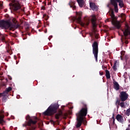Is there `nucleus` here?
Returning a JSON list of instances; mask_svg holds the SVG:
<instances>
[{
  "mask_svg": "<svg viewBox=\"0 0 130 130\" xmlns=\"http://www.w3.org/2000/svg\"><path fill=\"white\" fill-rule=\"evenodd\" d=\"M82 105L83 108L78 112V113L76 114L77 122L76 127L77 128L80 127L81 125H82L84 120V117L87 115V113L88 112V108L87 107V105L84 103H82Z\"/></svg>",
  "mask_w": 130,
  "mask_h": 130,
  "instance_id": "nucleus-1",
  "label": "nucleus"
},
{
  "mask_svg": "<svg viewBox=\"0 0 130 130\" xmlns=\"http://www.w3.org/2000/svg\"><path fill=\"white\" fill-rule=\"evenodd\" d=\"M59 107V105H58V104L55 103L51 104L48 108L47 110L43 113V114L44 115L47 116H50L51 115H53V114H54V113H56V112L57 111Z\"/></svg>",
  "mask_w": 130,
  "mask_h": 130,
  "instance_id": "nucleus-2",
  "label": "nucleus"
},
{
  "mask_svg": "<svg viewBox=\"0 0 130 130\" xmlns=\"http://www.w3.org/2000/svg\"><path fill=\"white\" fill-rule=\"evenodd\" d=\"M33 119H34L33 120ZM33 119L30 117L29 115H27L26 117V120H27V122H26V123L23 124V126H29L30 130L35 129V126H34L36 123H37V120L38 118L36 117H34Z\"/></svg>",
  "mask_w": 130,
  "mask_h": 130,
  "instance_id": "nucleus-3",
  "label": "nucleus"
},
{
  "mask_svg": "<svg viewBox=\"0 0 130 130\" xmlns=\"http://www.w3.org/2000/svg\"><path fill=\"white\" fill-rule=\"evenodd\" d=\"M83 13L82 12H76V16L73 17L74 21H76L77 23L80 24L82 27H87L89 24V21H86L85 22H82L81 18Z\"/></svg>",
  "mask_w": 130,
  "mask_h": 130,
  "instance_id": "nucleus-4",
  "label": "nucleus"
},
{
  "mask_svg": "<svg viewBox=\"0 0 130 130\" xmlns=\"http://www.w3.org/2000/svg\"><path fill=\"white\" fill-rule=\"evenodd\" d=\"M111 4L114 7L115 12L116 13H118V5L117 3H119V6L120 8H123L124 7V4L123 3V0H110Z\"/></svg>",
  "mask_w": 130,
  "mask_h": 130,
  "instance_id": "nucleus-5",
  "label": "nucleus"
},
{
  "mask_svg": "<svg viewBox=\"0 0 130 130\" xmlns=\"http://www.w3.org/2000/svg\"><path fill=\"white\" fill-rule=\"evenodd\" d=\"M111 17V23L113 26L116 27L117 29H120V22L119 21H118L116 20V17H115V15H114V12H112L110 14Z\"/></svg>",
  "mask_w": 130,
  "mask_h": 130,
  "instance_id": "nucleus-6",
  "label": "nucleus"
},
{
  "mask_svg": "<svg viewBox=\"0 0 130 130\" xmlns=\"http://www.w3.org/2000/svg\"><path fill=\"white\" fill-rule=\"evenodd\" d=\"M5 22L7 23H7H5L4 24V27H3V28L4 29H9V28H10V30H12L13 31H14V30H15V29H18V28L20 27V25L19 24H13L9 21H6Z\"/></svg>",
  "mask_w": 130,
  "mask_h": 130,
  "instance_id": "nucleus-7",
  "label": "nucleus"
},
{
  "mask_svg": "<svg viewBox=\"0 0 130 130\" xmlns=\"http://www.w3.org/2000/svg\"><path fill=\"white\" fill-rule=\"evenodd\" d=\"M12 87H9L3 93H0V97H2L3 102H7V99L9 97V92L12 91Z\"/></svg>",
  "mask_w": 130,
  "mask_h": 130,
  "instance_id": "nucleus-8",
  "label": "nucleus"
},
{
  "mask_svg": "<svg viewBox=\"0 0 130 130\" xmlns=\"http://www.w3.org/2000/svg\"><path fill=\"white\" fill-rule=\"evenodd\" d=\"M98 43L96 41L92 44V52L94 54L95 61H98Z\"/></svg>",
  "mask_w": 130,
  "mask_h": 130,
  "instance_id": "nucleus-9",
  "label": "nucleus"
},
{
  "mask_svg": "<svg viewBox=\"0 0 130 130\" xmlns=\"http://www.w3.org/2000/svg\"><path fill=\"white\" fill-rule=\"evenodd\" d=\"M10 7H13L14 11H18L21 9L20 3L17 2L16 0H12V3L9 4Z\"/></svg>",
  "mask_w": 130,
  "mask_h": 130,
  "instance_id": "nucleus-10",
  "label": "nucleus"
},
{
  "mask_svg": "<svg viewBox=\"0 0 130 130\" xmlns=\"http://www.w3.org/2000/svg\"><path fill=\"white\" fill-rule=\"evenodd\" d=\"M119 98L122 102L126 101L128 98V94L125 91H121L119 95Z\"/></svg>",
  "mask_w": 130,
  "mask_h": 130,
  "instance_id": "nucleus-11",
  "label": "nucleus"
},
{
  "mask_svg": "<svg viewBox=\"0 0 130 130\" xmlns=\"http://www.w3.org/2000/svg\"><path fill=\"white\" fill-rule=\"evenodd\" d=\"M91 24L92 25V27L93 30H95V28L97 27V18H96V15H92V18L91 19Z\"/></svg>",
  "mask_w": 130,
  "mask_h": 130,
  "instance_id": "nucleus-12",
  "label": "nucleus"
},
{
  "mask_svg": "<svg viewBox=\"0 0 130 130\" xmlns=\"http://www.w3.org/2000/svg\"><path fill=\"white\" fill-rule=\"evenodd\" d=\"M113 88L116 90V91H118L119 89L120 88V86L119 85V84H118V82H116V81L114 80L113 82Z\"/></svg>",
  "mask_w": 130,
  "mask_h": 130,
  "instance_id": "nucleus-13",
  "label": "nucleus"
},
{
  "mask_svg": "<svg viewBox=\"0 0 130 130\" xmlns=\"http://www.w3.org/2000/svg\"><path fill=\"white\" fill-rule=\"evenodd\" d=\"M89 7L92 11H97L98 10V7L96 6V4L94 3L90 2L89 3Z\"/></svg>",
  "mask_w": 130,
  "mask_h": 130,
  "instance_id": "nucleus-14",
  "label": "nucleus"
},
{
  "mask_svg": "<svg viewBox=\"0 0 130 130\" xmlns=\"http://www.w3.org/2000/svg\"><path fill=\"white\" fill-rule=\"evenodd\" d=\"M116 119L119 121V122H120L121 123H122L123 122V117L121 116L120 114L117 115L116 117Z\"/></svg>",
  "mask_w": 130,
  "mask_h": 130,
  "instance_id": "nucleus-15",
  "label": "nucleus"
},
{
  "mask_svg": "<svg viewBox=\"0 0 130 130\" xmlns=\"http://www.w3.org/2000/svg\"><path fill=\"white\" fill-rule=\"evenodd\" d=\"M80 8H83L85 6V3L84 0H76Z\"/></svg>",
  "mask_w": 130,
  "mask_h": 130,
  "instance_id": "nucleus-16",
  "label": "nucleus"
},
{
  "mask_svg": "<svg viewBox=\"0 0 130 130\" xmlns=\"http://www.w3.org/2000/svg\"><path fill=\"white\" fill-rule=\"evenodd\" d=\"M69 5L70 8H72L73 10H76V5H76V2L71 1L69 3Z\"/></svg>",
  "mask_w": 130,
  "mask_h": 130,
  "instance_id": "nucleus-17",
  "label": "nucleus"
},
{
  "mask_svg": "<svg viewBox=\"0 0 130 130\" xmlns=\"http://www.w3.org/2000/svg\"><path fill=\"white\" fill-rule=\"evenodd\" d=\"M5 24H8V23L6 22V20H0V28L4 29V27H5Z\"/></svg>",
  "mask_w": 130,
  "mask_h": 130,
  "instance_id": "nucleus-18",
  "label": "nucleus"
},
{
  "mask_svg": "<svg viewBox=\"0 0 130 130\" xmlns=\"http://www.w3.org/2000/svg\"><path fill=\"white\" fill-rule=\"evenodd\" d=\"M0 39H1L2 41L3 42H5V43H6V44H7V43H8V42L7 41H6V38L5 37V35L0 34Z\"/></svg>",
  "mask_w": 130,
  "mask_h": 130,
  "instance_id": "nucleus-19",
  "label": "nucleus"
},
{
  "mask_svg": "<svg viewBox=\"0 0 130 130\" xmlns=\"http://www.w3.org/2000/svg\"><path fill=\"white\" fill-rule=\"evenodd\" d=\"M123 35L125 36V37H126L127 36H128L130 34V31L128 30V29H126L125 30H122Z\"/></svg>",
  "mask_w": 130,
  "mask_h": 130,
  "instance_id": "nucleus-20",
  "label": "nucleus"
},
{
  "mask_svg": "<svg viewBox=\"0 0 130 130\" xmlns=\"http://www.w3.org/2000/svg\"><path fill=\"white\" fill-rule=\"evenodd\" d=\"M61 115H62V112H59V113L55 114V117L56 119H59V117L61 116Z\"/></svg>",
  "mask_w": 130,
  "mask_h": 130,
  "instance_id": "nucleus-21",
  "label": "nucleus"
},
{
  "mask_svg": "<svg viewBox=\"0 0 130 130\" xmlns=\"http://www.w3.org/2000/svg\"><path fill=\"white\" fill-rule=\"evenodd\" d=\"M106 77L107 79H110V72L108 70H106Z\"/></svg>",
  "mask_w": 130,
  "mask_h": 130,
  "instance_id": "nucleus-22",
  "label": "nucleus"
},
{
  "mask_svg": "<svg viewBox=\"0 0 130 130\" xmlns=\"http://www.w3.org/2000/svg\"><path fill=\"white\" fill-rule=\"evenodd\" d=\"M5 118V115H0V123H4L5 122V121L4 120V118Z\"/></svg>",
  "mask_w": 130,
  "mask_h": 130,
  "instance_id": "nucleus-23",
  "label": "nucleus"
},
{
  "mask_svg": "<svg viewBox=\"0 0 130 130\" xmlns=\"http://www.w3.org/2000/svg\"><path fill=\"white\" fill-rule=\"evenodd\" d=\"M119 105H120L122 108L125 107V105L123 102H121Z\"/></svg>",
  "mask_w": 130,
  "mask_h": 130,
  "instance_id": "nucleus-24",
  "label": "nucleus"
},
{
  "mask_svg": "<svg viewBox=\"0 0 130 130\" xmlns=\"http://www.w3.org/2000/svg\"><path fill=\"white\" fill-rule=\"evenodd\" d=\"M117 104H118V105H120V100H117L116 101V105H117Z\"/></svg>",
  "mask_w": 130,
  "mask_h": 130,
  "instance_id": "nucleus-25",
  "label": "nucleus"
},
{
  "mask_svg": "<svg viewBox=\"0 0 130 130\" xmlns=\"http://www.w3.org/2000/svg\"><path fill=\"white\" fill-rule=\"evenodd\" d=\"M24 25L25 27H26L27 26H29V23L27 21H25L24 23Z\"/></svg>",
  "mask_w": 130,
  "mask_h": 130,
  "instance_id": "nucleus-26",
  "label": "nucleus"
},
{
  "mask_svg": "<svg viewBox=\"0 0 130 130\" xmlns=\"http://www.w3.org/2000/svg\"><path fill=\"white\" fill-rule=\"evenodd\" d=\"M113 70L114 71V72H116V71L117 70V66H113Z\"/></svg>",
  "mask_w": 130,
  "mask_h": 130,
  "instance_id": "nucleus-27",
  "label": "nucleus"
},
{
  "mask_svg": "<svg viewBox=\"0 0 130 130\" xmlns=\"http://www.w3.org/2000/svg\"><path fill=\"white\" fill-rule=\"evenodd\" d=\"M82 123H83V124H84V125H87V121L84 120V118H83V122H82Z\"/></svg>",
  "mask_w": 130,
  "mask_h": 130,
  "instance_id": "nucleus-28",
  "label": "nucleus"
},
{
  "mask_svg": "<svg viewBox=\"0 0 130 130\" xmlns=\"http://www.w3.org/2000/svg\"><path fill=\"white\" fill-rule=\"evenodd\" d=\"M26 31H28L30 28V25H28L27 26H25Z\"/></svg>",
  "mask_w": 130,
  "mask_h": 130,
  "instance_id": "nucleus-29",
  "label": "nucleus"
},
{
  "mask_svg": "<svg viewBox=\"0 0 130 130\" xmlns=\"http://www.w3.org/2000/svg\"><path fill=\"white\" fill-rule=\"evenodd\" d=\"M112 119H113V122H115V118H114V114H113Z\"/></svg>",
  "mask_w": 130,
  "mask_h": 130,
  "instance_id": "nucleus-30",
  "label": "nucleus"
},
{
  "mask_svg": "<svg viewBox=\"0 0 130 130\" xmlns=\"http://www.w3.org/2000/svg\"><path fill=\"white\" fill-rule=\"evenodd\" d=\"M98 36H99L98 34H94V37H95V38L96 39H98Z\"/></svg>",
  "mask_w": 130,
  "mask_h": 130,
  "instance_id": "nucleus-31",
  "label": "nucleus"
},
{
  "mask_svg": "<svg viewBox=\"0 0 130 130\" xmlns=\"http://www.w3.org/2000/svg\"><path fill=\"white\" fill-rule=\"evenodd\" d=\"M114 66L117 67V61L116 60L114 61Z\"/></svg>",
  "mask_w": 130,
  "mask_h": 130,
  "instance_id": "nucleus-32",
  "label": "nucleus"
},
{
  "mask_svg": "<svg viewBox=\"0 0 130 130\" xmlns=\"http://www.w3.org/2000/svg\"><path fill=\"white\" fill-rule=\"evenodd\" d=\"M100 76H103L104 75L103 72H100Z\"/></svg>",
  "mask_w": 130,
  "mask_h": 130,
  "instance_id": "nucleus-33",
  "label": "nucleus"
},
{
  "mask_svg": "<svg viewBox=\"0 0 130 130\" xmlns=\"http://www.w3.org/2000/svg\"><path fill=\"white\" fill-rule=\"evenodd\" d=\"M102 69H103V70H105V69H106V67H105V66H104V65H103V66H102Z\"/></svg>",
  "mask_w": 130,
  "mask_h": 130,
  "instance_id": "nucleus-34",
  "label": "nucleus"
},
{
  "mask_svg": "<svg viewBox=\"0 0 130 130\" xmlns=\"http://www.w3.org/2000/svg\"><path fill=\"white\" fill-rule=\"evenodd\" d=\"M121 55H124V52L121 51Z\"/></svg>",
  "mask_w": 130,
  "mask_h": 130,
  "instance_id": "nucleus-35",
  "label": "nucleus"
},
{
  "mask_svg": "<svg viewBox=\"0 0 130 130\" xmlns=\"http://www.w3.org/2000/svg\"><path fill=\"white\" fill-rule=\"evenodd\" d=\"M51 38H52V36H50L49 37V38H48L49 40H50V39H51Z\"/></svg>",
  "mask_w": 130,
  "mask_h": 130,
  "instance_id": "nucleus-36",
  "label": "nucleus"
},
{
  "mask_svg": "<svg viewBox=\"0 0 130 130\" xmlns=\"http://www.w3.org/2000/svg\"><path fill=\"white\" fill-rule=\"evenodd\" d=\"M8 79L9 80H12V77L10 76H8Z\"/></svg>",
  "mask_w": 130,
  "mask_h": 130,
  "instance_id": "nucleus-37",
  "label": "nucleus"
},
{
  "mask_svg": "<svg viewBox=\"0 0 130 130\" xmlns=\"http://www.w3.org/2000/svg\"><path fill=\"white\" fill-rule=\"evenodd\" d=\"M5 111H4V110H1V113H4Z\"/></svg>",
  "mask_w": 130,
  "mask_h": 130,
  "instance_id": "nucleus-38",
  "label": "nucleus"
},
{
  "mask_svg": "<svg viewBox=\"0 0 130 130\" xmlns=\"http://www.w3.org/2000/svg\"><path fill=\"white\" fill-rule=\"evenodd\" d=\"M3 7V4L0 3V8H2Z\"/></svg>",
  "mask_w": 130,
  "mask_h": 130,
  "instance_id": "nucleus-39",
  "label": "nucleus"
},
{
  "mask_svg": "<svg viewBox=\"0 0 130 130\" xmlns=\"http://www.w3.org/2000/svg\"><path fill=\"white\" fill-rule=\"evenodd\" d=\"M125 44H128V41H125Z\"/></svg>",
  "mask_w": 130,
  "mask_h": 130,
  "instance_id": "nucleus-40",
  "label": "nucleus"
},
{
  "mask_svg": "<svg viewBox=\"0 0 130 130\" xmlns=\"http://www.w3.org/2000/svg\"><path fill=\"white\" fill-rule=\"evenodd\" d=\"M10 35H11V36H12V35H13V34L12 32H10Z\"/></svg>",
  "mask_w": 130,
  "mask_h": 130,
  "instance_id": "nucleus-41",
  "label": "nucleus"
},
{
  "mask_svg": "<svg viewBox=\"0 0 130 130\" xmlns=\"http://www.w3.org/2000/svg\"><path fill=\"white\" fill-rule=\"evenodd\" d=\"M121 17H122V16H125V15H124V14H121Z\"/></svg>",
  "mask_w": 130,
  "mask_h": 130,
  "instance_id": "nucleus-42",
  "label": "nucleus"
},
{
  "mask_svg": "<svg viewBox=\"0 0 130 130\" xmlns=\"http://www.w3.org/2000/svg\"><path fill=\"white\" fill-rule=\"evenodd\" d=\"M113 124H115V122H113Z\"/></svg>",
  "mask_w": 130,
  "mask_h": 130,
  "instance_id": "nucleus-43",
  "label": "nucleus"
},
{
  "mask_svg": "<svg viewBox=\"0 0 130 130\" xmlns=\"http://www.w3.org/2000/svg\"><path fill=\"white\" fill-rule=\"evenodd\" d=\"M43 10H45V7H44Z\"/></svg>",
  "mask_w": 130,
  "mask_h": 130,
  "instance_id": "nucleus-44",
  "label": "nucleus"
},
{
  "mask_svg": "<svg viewBox=\"0 0 130 130\" xmlns=\"http://www.w3.org/2000/svg\"><path fill=\"white\" fill-rule=\"evenodd\" d=\"M90 36H93V34H90Z\"/></svg>",
  "mask_w": 130,
  "mask_h": 130,
  "instance_id": "nucleus-45",
  "label": "nucleus"
},
{
  "mask_svg": "<svg viewBox=\"0 0 130 130\" xmlns=\"http://www.w3.org/2000/svg\"><path fill=\"white\" fill-rule=\"evenodd\" d=\"M110 125V128H111V126H110V124H109Z\"/></svg>",
  "mask_w": 130,
  "mask_h": 130,
  "instance_id": "nucleus-46",
  "label": "nucleus"
},
{
  "mask_svg": "<svg viewBox=\"0 0 130 130\" xmlns=\"http://www.w3.org/2000/svg\"><path fill=\"white\" fill-rule=\"evenodd\" d=\"M0 80H1V81H3V78L0 79Z\"/></svg>",
  "mask_w": 130,
  "mask_h": 130,
  "instance_id": "nucleus-47",
  "label": "nucleus"
},
{
  "mask_svg": "<svg viewBox=\"0 0 130 130\" xmlns=\"http://www.w3.org/2000/svg\"><path fill=\"white\" fill-rule=\"evenodd\" d=\"M25 39H26V38H23V40H25Z\"/></svg>",
  "mask_w": 130,
  "mask_h": 130,
  "instance_id": "nucleus-48",
  "label": "nucleus"
},
{
  "mask_svg": "<svg viewBox=\"0 0 130 130\" xmlns=\"http://www.w3.org/2000/svg\"><path fill=\"white\" fill-rule=\"evenodd\" d=\"M16 64H18V62H16Z\"/></svg>",
  "mask_w": 130,
  "mask_h": 130,
  "instance_id": "nucleus-49",
  "label": "nucleus"
},
{
  "mask_svg": "<svg viewBox=\"0 0 130 130\" xmlns=\"http://www.w3.org/2000/svg\"><path fill=\"white\" fill-rule=\"evenodd\" d=\"M29 36H30V34H28Z\"/></svg>",
  "mask_w": 130,
  "mask_h": 130,
  "instance_id": "nucleus-50",
  "label": "nucleus"
},
{
  "mask_svg": "<svg viewBox=\"0 0 130 130\" xmlns=\"http://www.w3.org/2000/svg\"><path fill=\"white\" fill-rule=\"evenodd\" d=\"M74 29H76V27H75Z\"/></svg>",
  "mask_w": 130,
  "mask_h": 130,
  "instance_id": "nucleus-51",
  "label": "nucleus"
},
{
  "mask_svg": "<svg viewBox=\"0 0 130 130\" xmlns=\"http://www.w3.org/2000/svg\"><path fill=\"white\" fill-rule=\"evenodd\" d=\"M0 130H2V129H0Z\"/></svg>",
  "mask_w": 130,
  "mask_h": 130,
  "instance_id": "nucleus-52",
  "label": "nucleus"
}]
</instances>
